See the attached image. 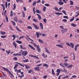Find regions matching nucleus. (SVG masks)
I'll use <instances>...</instances> for the list:
<instances>
[{"label":"nucleus","mask_w":79,"mask_h":79,"mask_svg":"<svg viewBox=\"0 0 79 79\" xmlns=\"http://www.w3.org/2000/svg\"><path fill=\"white\" fill-rule=\"evenodd\" d=\"M36 36L37 37V38H39V35H42L43 37H45V36H46L47 35L46 34H42L41 33H39L38 32L36 33Z\"/></svg>","instance_id":"1"},{"label":"nucleus","mask_w":79,"mask_h":79,"mask_svg":"<svg viewBox=\"0 0 79 79\" xmlns=\"http://www.w3.org/2000/svg\"><path fill=\"white\" fill-rule=\"evenodd\" d=\"M2 68L3 69H4V70H5V71H7V72H8L9 73V74H10L11 76H12V77H13L14 76L13 75V74L11 73L10 72V70L9 69H7L5 67H3Z\"/></svg>","instance_id":"2"},{"label":"nucleus","mask_w":79,"mask_h":79,"mask_svg":"<svg viewBox=\"0 0 79 79\" xmlns=\"http://www.w3.org/2000/svg\"><path fill=\"white\" fill-rule=\"evenodd\" d=\"M27 51H23L22 53V55H23V56H26V55H27Z\"/></svg>","instance_id":"3"},{"label":"nucleus","mask_w":79,"mask_h":79,"mask_svg":"<svg viewBox=\"0 0 79 79\" xmlns=\"http://www.w3.org/2000/svg\"><path fill=\"white\" fill-rule=\"evenodd\" d=\"M37 50L38 52H40V47H39V45H37Z\"/></svg>","instance_id":"4"},{"label":"nucleus","mask_w":79,"mask_h":79,"mask_svg":"<svg viewBox=\"0 0 79 79\" xmlns=\"http://www.w3.org/2000/svg\"><path fill=\"white\" fill-rule=\"evenodd\" d=\"M32 25H33V26H34L35 28L36 29H39V27H38L36 25H35V24H32Z\"/></svg>","instance_id":"5"},{"label":"nucleus","mask_w":79,"mask_h":79,"mask_svg":"<svg viewBox=\"0 0 79 79\" xmlns=\"http://www.w3.org/2000/svg\"><path fill=\"white\" fill-rule=\"evenodd\" d=\"M40 27L41 28V29L42 30H43L44 29V26H43V24L42 23H40Z\"/></svg>","instance_id":"6"},{"label":"nucleus","mask_w":79,"mask_h":79,"mask_svg":"<svg viewBox=\"0 0 79 79\" xmlns=\"http://www.w3.org/2000/svg\"><path fill=\"white\" fill-rule=\"evenodd\" d=\"M67 30H68V29H64L62 30L61 31L62 32V34H64V32H67Z\"/></svg>","instance_id":"7"},{"label":"nucleus","mask_w":79,"mask_h":79,"mask_svg":"<svg viewBox=\"0 0 79 79\" xmlns=\"http://www.w3.org/2000/svg\"><path fill=\"white\" fill-rule=\"evenodd\" d=\"M28 46H29V47H30V48H31V49H32V50H35V48H34V47H33L30 44H29Z\"/></svg>","instance_id":"8"},{"label":"nucleus","mask_w":79,"mask_h":79,"mask_svg":"<svg viewBox=\"0 0 79 79\" xmlns=\"http://www.w3.org/2000/svg\"><path fill=\"white\" fill-rule=\"evenodd\" d=\"M35 69L36 71H40V68L39 67H36L35 68Z\"/></svg>","instance_id":"9"},{"label":"nucleus","mask_w":79,"mask_h":79,"mask_svg":"<svg viewBox=\"0 0 79 79\" xmlns=\"http://www.w3.org/2000/svg\"><path fill=\"white\" fill-rule=\"evenodd\" d=\"M14 20L17 23L18 22V17L16 16L14 18Z\"/></svg>","instance_id":"10"},{"label":"nucleus","mask_w":79,"mask_h":79,"mask_svg":"<svg viewBox=\"0 0 79 79\" xmlns=\"http://www.w3.org/2000/svg\"><path fill=\"white\" fill-rule=\"evenodd\" d=\"M38 41L39 42H40V43H41V44H44V41H43V40H42L41 39H39L38 40Z\"/></svg>","instance_id":"11"},{"label":"nucleus","mask_w":79,"mask_h":79,"mask_svg":"<svg viewBox=\"0 0 79 79\" xmlns=\"http://www.w3.org/2000/svg\"><path fill=\"white\" fill-rule=\"evenodd\" d=\"M54 9L56 10V11H60L59 10V9L57 8V7H54Z\"/></svg>","instance_id":"12"},{"label":"nucleus","mask_w":79,"mask_h":79,"mask_svg":"<svg viewBox=\"0 0 79 79\" xmlns=\"http://www.w3.org/2000/svg\"><path fill=\"white\" fill-rule=\"evenodd\" d=\"M23 62H24V63H26V62H29V60L28 59H27L25 60H23Z\"/></svg>","instance_id":"13"},{"label":"nucleus","mask_w":79,"mask_h":79,"mask_svg":"<svg viewBox=\"0 0 79 79\" xmlns=\"http://www.w3.org/2000/svg\"><path fill=\"white\" fill-rule=\"evenodd\" d=\"M70 44L71 45V46H70V47H71L72 48H74V44H73V43H70Z\"/></svg>","instance_id":"14"},{"label":"nucleus","mask_w":79,"mask_h":79,"mask_svg":"<svg viewBox=\"0 0 79 79\" xmlns=\"http://www.w3.org/2000/svg\"><path fill=\"white\" fill-rule=\"evenodd\" d=\"M36 15L38 16V19L40 20L41 19V16H40V15L37 14Z\"/></svg>","instance_id":"15"},{"label":"nucleus","mask_w":79,"mask_h":79,"mask_svg":"<svg viewBox=\"0 0 79 79\" xmlns=\"http://www.w3.org/2000/svg\"><path fill=\"white\" fill-rule=\"evenodd\" d=\"M64 3V2H58V4L59 5H62Z\"/></svg>","instance_id":"16"},{"label":"nucleus","mask_w":79,"mask_h":79,"mask_svg":"<svg viewBox=\"0 0 79 79\" xmlns=\"http://www.w3.org/2000/svg\"><path fill=\"white\" fill-rule=\"evenodd\" d=\"M70 2V5H73V4L74 3V2L73 1H71V0H70L69 1Z\"/></svg>","instance_id":"17"},{"label":"nucleus","mask_w":79,"mask_h":79,"mask_svg":"<svg viewBox=\"0 0 79 79\" xmlns=\"http://www.w3.org/2000/svg\"><path fill=\"white\" fill-rule=\"evenodd\" d=\"M45 50L49 54H50V52H49V51H48V49H47V48H45Z\"/></svg>","instance_id":"18"},{"label":"nucleus","mask_w":79,"mask_h":79,"mask_svg":"<svg viewBox=\"0 0 79 79\" xmlns=\"http://www.w3.org/2000/svg\"><path fill=\"white\" fill-rule=\"evenodd\" d=\"M56 46L57 47H60V48H63V46L59 44H57Z\"/></svg>","instance_id":"19"},{"label":"nucleus","mask_w":79,"mask_h":79,"mask_svg":"<svg viewBox=\"0 0 79 79\" xmlns=\"http://www.w3.org/2000/svg\"><path fill=\"white\" fill-rule=\"evenodd\" d=\"M16 42H17V43H18V44H22V42L19 40L16 41Z\"/></svg>","instance_id":"20"},{"label":"nucleus","mask_w":79,"mask_h":79,"mask_svg":"<svg viewBox=\"0 0 79 79\" xmlns=\"http://www.w3.org/2000/svg\"><path fill=\"white\" fill-rule=\"evenodd\" d=\"M22 13L23 15V18H25V14H24V12L23 11H22Z\"/></svg>","instance_id":"21"},{"label":"nucleus","mask_w":79,"mask_h":79,"mask_svg":"<svg viewBox=\"0 0 79 79\" xmlns=\"http://www.w3.org/2000/svg\"><path fill=\"white\" fill-rule=\"evenodd\" d=\"M62 12H63V13H64V15H66V11L65 10H63L62 11Z\"/></svg>","instance_id":"22"},{"label":"nucleus","mask_w":79,"mask_h":79,"mask_svg":"<svg viewBox=\"0 0 79 79\" xmlns=\"http://www.w3.org/2000/svg\"><path fill=\"white\" fill-rule=\"evenodd\" d=\"M1 6L3 7V11H5V6H4V5L3 4H1Z\"/></svg>","instance_id":"23"},{"label":"nucleus","mask_w":79,"mask_h":79,"mask_svg":"<svg viewBox=\"0 0 79 79\" xmlns=\"http://www.w3.org/2000/svg\"><path fill=\"white\" fill-rule=\"evenodd\" d=\"M11 37L13 38V40H14L15 39V38H16V36L15 35H13L11 36Z\"/></svg>","instance_id":"24"},{"label":"nucleus","mask_w":79,"mask_h":79,"mask_svg":"<svg viewBox=\"0 0 79 79\" xmlns=\"http://www.w3.org/2000/svg\"><path fill=\"white\" fill-rule=\"evenodd\" d=\"M71 25L72 26H73V27H76V26H77V25L73 23L71 24Z\"/></svg>","instance_id":"25"},{"label":"nucleus","mask_w":79,"mask_h":79,"mask_svg":"<svg viewBox=\"0 0 79 79\" xmlns=\"http://www.w3.org/2000/svg\"><path fill=\"white\" fill-rule=\"evenodd\" d=\"M44 66V67H48V65L47 64H44L43 65Z\"/></svg>","instance_id":"26"},{"label":"nucleus","mask_w":79,"mask_h":79,"mask_svg":"<svg viewBox=\"0 0 79 79\" xmlns=\"http://www.w3.org/2000/svg\"><path fill=\"white\" fill-rule=\"evenodd\" d=\"M13 11L11 10L10 11V17H12V16H13Z\"/></svg>","instance_id":"27"},{"label":"nucleus","mask_w":79,"mask_h":79,"mask_svg":"<svg viewBox=\"0 0 79 79\" xmlns=\"http://www.w3.org/2000/svg\"><path fill=\"white\" fill-rule=\"evenodd\" d=\"M11 23L13 24V25L15 26H16V23L15 22L11 21Z\"/></svg>","instance_id":"28"},{"label":"nucleus","mask_w":79,"mask_h":79,"mask_svg":"<svg viewBox=\"0 0 79 79\" xmlns=\"http://www.w3.org/2000/svg\"><path fill=\"white\" fill-rule=\"evenodd\" d=\"M0 34L2 35H4V34H6V33L5 32L1 31Z\"/></svg>","instance_id":"29"},{"label":"nucleus","mask_w":79,"mask_h":79,"mask_svg":"<svg viewBox=\"0 0 79 79\" xmlns=\"http://www.w3.org/2000/svg\"><path fill=\"white\" fill-rule=\"evenodd\" d=\"M16 2H21L22 3L23 2V0H16Z\"/></svg>","instance_id":"30"},{"label":"nucleus","mask_w":79,"mask_h":79,"mask_svg":"<svg viewBox=\"0 0 79 79\" xmlns=\"http://www.w3.org/2000/svg\"><path fill=\"white\" fill-rule=\"evenodd\" d=\"M27 29H32V27L30 26H28L27 27Z\"/></svg>","instance_id":"31"},{"label":"nucleus","mask_w":79,"mask_h":79,"mask_svg":"<svg viewBox=\"0 0 79 79\" xmlns=\"http://www.w3.org/2000/svg\"><path fill=\"white\" fill-rule=\"evenodd\" d=\"M73 65H72V64L69 65L67 66V68H72V67H73Z\"/></svg>","instance_id":"32"},{"label":"nucleus","mask_w":79,"mask_h":79,"mask_svg":"<svg viewBox=\"0 0 79 79\" xmlns=\"http://www.w3.org/2000/svg\"><path fill=\"white\" fill-rule=\"evenodd\" d=\"M21 72V70H17V75H19L18 73H20Z\"/></svg>","instance_id":"33"},{"label":"nucleus","mask_w":79,"mask_h":79,"mask_svg":"<svg viewBox=\"0 0 79 79\" xmlns=\"http://www.w3.org/2000/svg\"><path fill=\"white\" fill-rule=\"evenodd\" d=\"M36 3H37V2H36V1H34L32 3L33 6H35V5H36Z\"/></svg>","instance_id":"34"},{"label":"nucleus","mask_w":79,"mask_h":79,"mask_svg":"<svg viewBox=\"0 0 79 79\" xmlns=\"http://www.w3.org/2000/svg\"><path fill=\"white\" fill-rule=\"evenodd\" d=\"M25 68L26 69H28V68H30V66L27 65H25Z\"/></svg>","instance_id":"35"},{"label":"nucleus","mask_w":79,"mask_h":79,"mask_svg":"<svg viewBox=\"0 0 79 79\" xmlns=\"http://www.w3.org/2000/svg\"><path fill=\"white\" fill-rule=\"evenodd\" d=\"M13 45L15 46V48H16V44L15 42H14L13 43Z\"/></svg>","instance_id":"36"},{"label":"nucleus","mask_w":79,"mask_h":79,"mask_svg":"<svg viewBox=\"0 0 79 79\" xmlns=\"http://www.w3.org/2000/svg\"><path fill=\"white\" fill-rule=\"evenodd\" d=\"M74 17L72 19H71L70 20V22H72V21H73L74 20Z\"/></svg>","instance_id":"37"},{"label":"nucleus","mask_w":79,"mask_h":79,"mask_svg":"<svg viewBox=\"0 0 79 79\" xmlns=\"http://www.w3.org/2000/svg\"><path fill=\"white\" fill-rule=\"evenodd\" d=\"M40 10H36L35 11V12H36V13H40Z\"/></svg>","instance_id":"38"},{"label":"nucleus","mask_w":79,"mask_h":79,"mask_svg":"<svg viewBox=\"0 0 79 79\" xmlns=\"http://www.w3.org/2000/svg\"><path fill=\"white\" fill-rule=\"evenodd\" d=\"M6 21H7V22H8V21H9L8 18L7 16H6Z\"/></svg>","instance_id":"39"},{"label":"nucleus","mask_w":79,"mask_h":79,"mask_svg":"<svg viewBox=\"0 0 79 79\" xmlns=\"http://www.w3.org/2000/svg\"><path fill=\"white\" fill-rule=\"evenodd\" d=\"M19 77H20V78H21V79L22 78V77H24V74H23V75L22 76H18Z\"/></svg>","instance_id":"40"},{"label":"nucleus","mask_w":79,"mask_h":79,"mask_svg":"<svg viewBox=\"0 0 79 79\" xmlns=\"http://www.w3.org/2000/svg\"><path fill=\"white\" fill-rule=\"evenodd\" d=\"M6 37V35H1V38H2V39H4V38H5V37Z\"/></svg>","instance_id":"41"},{"label":"nucleus","mask_w":79,"mask_h":79,"mask_svg":"<svg viewBox=\"0 0 79 79\" xmlns=\"http://www.w3.org/2000/svg\"><path fill=\"white\" fill-rule=\"evenodd\" d=\"M52 73L53 75H55V72H54V70L53 69H52Z\"/></svg>","instance_id":"42"},{"label":"nucleus","mask_w":79,"mask_h":79,"mask_svg":"<svg viewBox=\"0 0 79 79\" xmlns=\"http://www.w3.org/2000/svg\"><path fill=\"white\" fill-rule=\"evenodd\" d=\"M46 7L44 6V7L43 9V10H44V11H46Z\"/></svg>","instance_id":"43"},{"label":"nucleus","mask_w":79,"mask_h":79,"mask_svg":"<svg viewBox=\"0 0 79 79\" xmlns=\"http://www.w3.org/2000/svg\"><path fill=\"white\" fill-rule=\"evenodd\" d=\"M43 21L45 23H46V22H47V19H46L44 18L43 19Z\"/></svg>","instance_id":"44"},{"label":"nucleus","mask_w":79,"mask_h":79,"mask_svg":"<svg viewBox=\"0 0 79 79\" xmlns=\"http://www.w3.org/2000/svg\"><path fill=\"white\" fill-rule=\"evenodd\" d=\"M15 63H17V64H18L19 65H20V66H23V65L18 62H15Z\"/></svg>","instance_id":"45"},{"label":"nucleus","mask_w":79,"mask_h":79,"mask_svg":"<svg viewBox=\"0 0 79 79\" xmlns=\"http://www.w3.org/2000/svg\"><path fill=\"white\" fill-rule=\"evenodd\" d=\"M18 66V64H16L15 65V67L14 68V69H16V68L17 67V66Z\"/></svg>","instance_id":"46"},{"label":"nucleus","mask_w":79,"mask_h":79,"mask_svg":"<svg viewBox=\"0 0 79 79\" xmlns=\"http://www.w3.org/2000/svg\"><path fill=\"white\" fill-rule=\"evenodd\" d=\"M21 53H16V56H21Z\"/></svg>","instance_id":"47"},{"label":"nucleus","mask_w":79,"mask_h":79,"mask_svg":"<svg viewBox=\"0 0 79 79\" xmlns=\"http://www.w3.org/2000/svg\"><path fill=\"white\" fill-rule=\"evenodd\" d=\"M15 8H16V4H14V8H13V10H15Z\"/></svg>","instance_id":"48"},{"label":"nucleus","mask_w":79,"mask_h":79,"mask_svg":"<svg viewBox=\"0 0 79 79\" xmlns=\"http://www.w3.org/2000/svg\"><path fill=\"white\" fill-rule=\"evenodd\" d=\"M60 66H62V67H64V66L63 64H62L61 63H60Z\"/></svg>","instance_id":"49"},{"label":"nucleus","mask_w":79,"mask_h":79,"mask_svg":"<svg viewBox=\"0 0 79 79\" xmlns=\"http://www.w3.org/2000/svg\"><path fill=\"white\" fill-rule=\"evenodd\" d=\"M63 18H65L66 19H68V16H64L63 17Z\"/></svg>","instance_id":"50"},{"label":"nucleus","mask_w":79,"mask_h":79,"mask_svg":"<svg viewBox=\"0 0 79 79\" xmlns=\"http://www.w3.org/2000/svg\"><path fill=\"white\" fill-rule=\"evenodd\" d=\"M16 29H17V30L18 31H19V32H21V31L20 30H19V28H18V27H16Z\"/></svg>","instance_id":"51"},{"label":"nucleus","mask_w":79,"mask_h":79,"mask_svg":"<svg viewBox=\"0 0 79 79\" xmlns=\"http://www.w3.org/2000/svg\"><path fill=\"white\" fill-rule=\"evenodd\" d=\"M72 77V78H76L77 76L76 75H73Z\"/></svg>","instance_id":"52"},{"label":"nucleus","mask_w":79,"mask_h":79,"mask_svg":"<svg viewBox=\"0 0 79 79\" xmlns=\"http://www.w3.org/2000/svg\"><path fill=\"white\" fill-rule=\"evenodd\" d=\"M62 21H64V22H67L68 21H67V20H66V19H64L62 20Z\"/></svg>","instance_id":"53"},{"label":"nucleus","mask_w":79,"mask_h":79,"mask_svg":"<svg viewBox=\"0 0 79 79\" xmlns=\"http://www.w3.org/2000/svg\"><path fill=\"white\" fill-rule=\"evenodd\" d=\"M57 73H60L61 70L58 69H57L56 71Z\"/></svg>","instance_id":"54"},{"label":"nucleus","mask_w":79,"mask_h":79,"mask_svg":"<svg viewBox=\"0 0 79 79\" xmlns=\"http://www.w3.org/2000/svg\"><path fill=\"white\" fill-rule=\"evenodd\" d=\"M27 37L29 39H30V40L31 41H32V42H34V41H33L30 38H29V36H28V35H27Z\"/></svg>","instance_id":"55"},{"label":"nucleus","mask_w":79,"mask_h":79,"mask_svg":"<svg viewBox=\"0 0 79 79\" xmlns=\"http://www.w3.org/2000/svg\"><path fill=\"white\" fill-rule=\"evenodd\" d=\"M33 21H34V22H37V19H33Z\"/></svg>","instance_id":"56"},{"label":"nucleus","mask_w":79,"mask_h":79,"mask_svg":"<svg viewBox=\"0 0 79 79\" xmlns=\"http://www.w3.org/2000/svg\"><path fill=\"white\" fill-rule=\"evenodd\" d=\"M13 60H18V58H17V57H15L13 58Z\"/></svg>","instance_id":"57"},{"label":"nucleus","mask_w":79,"mask_h":79,"mask_svg":"<svg viewBox=\"0 0 79 79\" xmlns=\"http://www.w3.org/2000/svg\"><path fill=\"white\" fill-rule=\"evenodd\" d=\"M23 8L24 11H26V10H27L26 8L25 7H23Z\"/></svg>","instance_id":"58"},{"label":"nucleus","mask_w":79,"mask_h":79,"mask_svg":"<svg viewBox=\"0 0 79 79\" xmlns=\"http://www.w3.org/2000/svg\"><path fill=\"white\" fill-rule=\"evenodd\" d=\"M66 45H68V46H71V45H70V44H69V43H66Z\"/></svg>","instance_id":"59"},{"label":"nucleus","mask_w":79,"mask_h":79,"mask_svg":"<svg viewBox=\"0 0 79 79\" xmlns=\"http://www.w3.org/2000/svg\"><path fill=\"white\" fill-rule=\"evenodd\" d=\"M69 76L68 75V76H65V78L66 79H69Z\"/></svg>","instance_id":"60"},{"label":"nucleus","mask_w":79,"mask_h":79,"mask_svg":"<svg viewBox=\"0 0 79 79\" xmlns=\"http://www.w3.org/2000/svg\"><path fill=\"white\" fill-rule=\"evenodd\" d=\"M76 8L77 10H79V7L77 6H76Z\"/></svg>","instance_id":"61"},{"label":"nucleus","mask_w":79,"mask_h":79,"mask_svg":"<svg viewBox=\"0 0 79 79\" xmlns=\"http://www.w3.org/2000/svg\"><path fill=\"white\" fill-rule=\"evenodd\" d=\"M47 77V75H45L43 76V78H44V79H46Z\"/></svg>","instance_id":"62"},{"label":"nucleus","mask_w":79,"mask_h":79,"mask_svg":"<svg viewBox=\"0 0 79 79\" xmlns=\"http://www.w3.org/2000/svg\"><path fill=\"white\" fill-rule=\"evenodd\" d=\"M31 16H29L27 18V19L28 20H29L30 19H31Z\"/></svg>","instance_id":"63"},{"label":"nucleus","mask_w":79,"mask_h":79,"mask_svg":"<svg viewBox=\"0 0 79 79\" xmlns=\"http://www.w3.org/2000/svg\"><path fill=\"white\" fill-rule=\"evenodd\" d=\"M24 36H21L19 38V39H23Z\"/></svg>","instance_id":"64"}]
</instances>
